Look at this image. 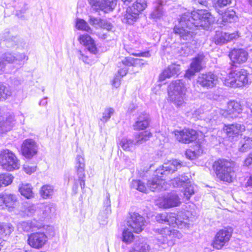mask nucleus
Masks as SVG:
<instances>
[{"label":"nucleus","mask_w":252,"mask_h":252,"mask_svg":"<svg viewBox=\"0 0 252 252\" xmlns=\"http://www.w3.org/2000/svg\"><path fill=\"white\" fill-rule=\"evenodd\" d=\"M215 21L213 15L205 9H198L191 12L187 11L183 14L179 20V24L174 28V32L179 36L183 43L195 41L193 38L195 35L193 30L201 27L203 29L208 28Z\"/></svg>","instance_id":"1"},{"label":"nucleus","mask_w":252,"mask_h":252,"mask_svg":"<svg viewBox=\"0 0 252 252\" xmlns=\"http://www.w3.org/2000/svg\"><path fill=\"white\" fill-rule=\"evenodd\" d=\"M183 166V163L177 159L168 161L156 170V175L148 180L147 186L153 191L166 189L164 187L166 178Z\"/></svg>","instance_id":"2"},{"label":"nucleus","mask_w":252,"mask_h":252,"mask_svg":"<svg viewBox=\"0 0 252 252\" xmlns=\"http://www.w3.org/2000/svg\"><path fill=\"white\" fill-rule=\"evenodd\" d=\"M187 86L186 81L183 79L172 81L168 86L169 97L177 106H181L184 102V98Z\"/></svg>","instance_id":"3"},{"label":"nucleus","mask_w":252,"mask_h":252,"mask_svg":"<svg viewBox=\"0 0 252 252\" xmlns=\"http://www.w3.org/2000/svg\"><path fill=\"white\" fill-rule=\"evenodd\" d=\"M235 162L225 159L215 161L214 167L217 177L221 180L230 182L235 175Z\"/></svg>","instance_id":"4"},{"label":"nucleus","mask_w":252,"mask_h":252,"mask_svg":"<svg viewBox=\"0 0 252 252\" xmlns=\"http://www.w3.org/2000/svg\"><path fill=\"white\" fill-rule=\"evenodd\" d=\"M252 75L244 69L231 72L227 79V83L230 87H241L245 86L252 81Z\"/></svg>","instance_id":"5"},{"label":"nucleus","mask_w":252,"mask_h":252,"mask_svg":"<svg viewBox=\"0 0 252 252\" xmlns=\"http://www.w3.org/2000/svg\"><path fill=\"white\" fill-rule=\"evenodd\" d=\"M0 166L5 170L12 171L20 166L19 160L11 151L5 149L0 153Z\"/></svg>","instance_id":"6"},{"label":"nucleus","mask_w":252,"mask_h":252,"mask_svg":"<svg viewBox=\"0 0 252 252\" xmlns=\"http://www.w3.org/2000/svg\"><path fill=\"white\" fill-rule=\"evenodd\" d=\"M28 60V57L24 53L14 56L9 52L5 53L0 57V72L4 71L6 63H15L18 66L23 64V61Z\"/></svg>","instance_id":"7"},{"label":"nucleus","mask_w":252,"mask_h":252,"mask_svg":"<svg viewBox=\"0 0 252 252\" xmlns=\"http://www.w3.org/2000/svg\"><path fill=\"white\" fill-rule=\"evenodd\" d=\"M231 236L232 232L230 229L225 228L220 230L214 238L212 247L217 250L221 249L228 242Z\"/></svg>","instance_id":"8"},{"label":"nucleus","mask_w":252,"mask_h":252,"mask_svg":"<svg viewBox=\"0 0 252 252\" xmlns=\"http://www.w3.org/2000/svg\"><path fill=\"white\" fill-rule=\"evenodd\" d=\"M197 82L203 88H212L217 84L218 78L216 75L211 72L201 73L198 76Z\"/></svg>","instance_id":"9"},{"label":"nucleus","mask_w":252,"mask_h":252,"mask_svg":"<svg viewBox=\"0 0 252 252\" xmlns=\"http://www.w3.org/2000/svg\"><path fill=\"white\" fill-rule=\"evenodd\" d=\"M223 129L229 140L237 139L242 132L246 129L245 126L241 124L235 123L224 125Z\"/></svg>","instance_id":"10"},{"label":"nucleus","mask_w":252,"mask_h":252,"mask_svg":"<svg viewBox=\"0 0 252 252\" xmlns=\"http://www.w3.org/2000/svg\"><path fill=\"white\" fill-rule=\"evenodd\" d=\"M242 111V106L236 101H230L228 102L226 109H219V113L225 118L236 117L238 114Z\"/></svg>","instance_id":"11"},{"label":"nucleus","mask_w":252,"mask_h":252,"mask_svg":"<svg viewBox=\"0 0 252 252\" xmlns=\"http://www.w3.org/2000/svg\"><path fill=\"white\" fill-rule=\"evenodd\" d=\"M181 203L178 195L174 193L160 198L157 201V204L159 207L165 209L178 206Z\"/></svg>","instance_id":"12"},{"label":"nucleus","mask_w":252,"mask_h":252,"mask_svg":"<svg viewBox=\"0 0 252 252\" xmlns=\"http://www.w3.org/2000/svg\"><path fill=\"white\" fill-rule=\"evenodd\" d=\"M176 139L183 143H189L196 140L197 138V132L192 129H184L182 130L175 131Z\"/></svg>","instance_id":"13"},{"label":"nucleus","mask_w":252,"mask_h":252,"mask_svg":"<svg viewBox=\"0 0 252 252\" xmlns=\"http://www.w3.org/2000/svg\"><path fill=\"white\" fill-rule=\"evenodd\" d=\"M240 37V33L238 31L233 33H228L220 31H217L214 37L215 43L218 45H222L228 42L235 40Z\"/></svg>","instance_id":"14"},{"label":"nucleus","mask_w":252,"mask_h":252,"mask_svg":"<svg viewBox=\"0 0 252 252\" xmlns=\"http://www.w3.org/2000/svg\"><path fill=\"white\" fill-rule=\"evenodd\" d=\"M47 241V237L44 232L33 233L29 236L28 243L35 249L42 248Z\"/></svg>","instance_id":"15"},{"label":"nucleus","mask_w":252,"mask_h":252,"mask_svg":"<svg viewBox=\"0 0 252 252\" xmlns=\"http://www.w3.org/2000/svg\"><path fill=\"white\" fill-rule=\"evenodd\" d=\"M145 223L144 218L139 214L134 213L127 221V225L136 233L141 232L144 228Z\"/></svg>","instance_id":"16"},{"label":"nucleus","mask_w":252,"mask_h":252,"mask_svg":"<svg viewBox=\"0 0 252 252\" xmlns=\"http://www.w3.org/2000/svg\"><path fill=\"white\" fill-rule=\"evenodd\" d=\"M89 3L94 6L95 8H99L105 12H108L115 8L117 4V0H88Z\"/></svg>","instance_id":"17"},{"label":"nucleus","mask_w":252,"mask_h":252,"mask_svg":"<svg viewBox=\"0 0 252 252\" xmlns=\"http://www.w3.org/2000/svg\"><path fill=\"white\" fill-rule=\"evenodd\" d=\"M23 155L26 158H30L37 152V145L32 139H27L24 141L21 148Z\"/></svg>","instance_id":"18"},{"label":"nucleus","mask_w":252,"mask_h":252,"mask_svg":"<svg viewBox=\"0 0 252 252\" xmlns=\"http://www.w3.org/2000/svg\"><path fill=\"white\" fill-rule=\"evenodd\" d=\"M230 59L234 64H241L245 63L248 57V53L244 49H233L229 54Z\"/></svg>","instance_id":"19"},{"label":"nucleus","mask_w":252,"mask_h":252,"mask_svg":"<svg viewBox=\"0 0 252 252\" xmlns=\"http://www.w3.org/2000/svg\"><path fill=\"white\" fill-rule=\"evenodd\" d=\"M15 124V119L11 114H3L0 111V133L10 130Z\"/></svg>","instance_id":"20"},{"label":"nucleus","mask_w":252,"mask_h":252,"mask_svg":"<svg viewBox=\"0 0 252 252\" xmlns=\"http://www.w3.org/2000/svg\"><path fill=\"white\" fill-rule=\"evenodd\" d=\"M75 168L80 182V185L82 189L84 188L85 183L84 178L85 177V163L84 158L81 156H77L76 158Z\"/></svg>","instance_id":"21"},{"label":"nucleus","mask_w":252,"mask_h":252,"mask_svg":"<svg viewBox=\"0 0 252 252\" xmlns=\"http://www.w3.org/2000/svg\"><path fill=\"white\" fill-rule=\"evenodd\" d=\"M180 65L175 63L171 64L165 69L159 76V80L162 81L166 78L177 76L180 72Z\"/></svg>","instance_id":"22"},{"label":"nucleus","mask_w":252,"mask_h":252,"mask_svg":"<svg viewBox=\"0 0 252 252\" xmlns=\"http://www.w3.org/2000/svg\"><path fill=\"white\" fill-rule=\"evenodd\" d=\"M150 118L148 114L141 113L136 118L133 128L135 130H144L149 125Z\"/></svg>","instance_id":"23"},{"label":"nucleus","mask_w":252,"mask_h":252,"mask_svg":"<svg viewBox=\"0 0 252 252\" xmlns=\"http://www.w3.org/2000/svg\"><path fill=\"white\" fill-rule=\"evenodd\" d=\"M41 227L42 225L35 220L22 221L18 225L19 229H21L26 232L35 231L41 228Z\"/></svg>","instance_id":"24"},{"label":"nucleus","mask_w":252,"mask_h":252,"mask_svg":"<svg viewBox=\"0 0 252 252\" xmlns=\"http://www.w3.org/2000/svg\"><path fill=\"white\" fill-rule=\"evenodd\" d=\"M79 40L81 44H83L87 47L88 51L94 54L96 53L97 49L95 43L90 35L88 34L80 35Z\"/></svg>","instance_id":"25"},{"label":"nucleus","mask_w":252,"mask_h":252,"mask_svg":"<svg viewBox=\"0 0 252 252\" xmlns=\"http://www.w3.org/2000/svg\"><path fill=\"white\" fill-rule=\"evenodd\" d=\"M55 208L53 204H43L38 206L37 216L42 219L49 217L52 213H54Z\"/></svg>","instance_id":"26"},{"label":"nucleus","mask_w":252,"mask_h":252,"mask_svg":"<svg viewBox=\"0 0 252 252\" xmlns=\"http://www.w3.org/2000/svg\"><path fill=\"white\" fill-rule=\"evenodd\" d=\"M154 231L157 233V239L161 243L171 240V228L170 227L155 229Z\"/></svg>","instance_id":"27"},{"label":"nucleus","mask_w":252,"mask_h":252,"mask_svg":"<svg viewBox=\"0 0 252 252\" xmlns=\"http://www.w3.org/2000/svg\"><path fill=\"white\" fill-rule=\"evenodd\" d=\"M3 204L9 211H12L16 206L17 198L15 195L10 193H4Z\"/></svg>","instance_id":"28"},{"label":"nucleus","mask_w":252,"mask_h":252,"mask_svg":"<svg viewBox=\"0 0 252 252\" xmlns=\"http://www.w3.org/2000/svg\"><path fill=\"white\" fill-rule=\"evenodd\" d=\"M38 206L33 204L25 203L23 204L19 212V214L22 217H30L35 214L37 215Z\"/></svg>","instance_id":"29"},{"label":"nucleus","mask_w":252,"mask_h":252,"mask_svg":"<svg viewBox=\"0 0 252 252\" xmlns=\"http://www.w3.org/2000/svg\"><path fill=\"white\" fill-rule=\"evenodd\" d=\"M139 14L130 7H128L124 16L123 22L128 24H132L138 18Z\"/></svg>","instance_id":"30"},{"label":"nucleus","mask_w":252,"mask_h":252,"mask_svg":"<svg viewBox=\"0 0 252 252\" xmlns=\"http://www.w3.org/2000/svg\"><path fill=\"white\" fill-rule=\"evenodd\" d=\"M122 63L124 67L131 66H136L139 65L141 67L144 64H146L147 63L144 62L142 59H134L131 57L125 58L122 61Z\"/></svg>","instance_id":"31"},{"label":"nucleus","mask_w":252,"mask_h":252,"mask_svg":"<svg viewBox=\"0 0 252 252\" xmlns=\"http://www.w3.org/2000/svg\"><path fill=\"white\" fill-rule=\"evenodd\" d=\"M164 14L162 4L160 2H157L155 4L153 11L150 14V17L156 20L162 18Z\"/></svg>","instance_id":"32"},{"label":"nucleus","mask_w":252,"mask_h":252,"mask_svg":"<svg viewBox=\"0 0 252 252\" xmlns=\"http://www.w3.org/2000/svg\"><path fill=\"white\" fill-rule=\"evenodd\" d=\"M19 191L22 195L30 199L33 197L32 186L29 184H22L19 187Z\"/></svg>","instance_id":"33"},{"label":"nucleus","mask_w":252,"mask_h":252,"mask_svg":"<svg viewBox=\"0 0 252 252\" xmlns=\"http://www.w3.org/2000/svg\"><path fill=\"white\" fill-rule=\"evenodd\" d=\"M252 148V136H244L240 142L239 151L245 152Z\"/></svg>","instance_id":"34"},{"label":"nucleus","mask_w":252,"mask_h":252,"mask_svg":"<svg viewBox=\"0 0 252 252\" xmlns=\"http://www.w3.org/2000/svg\"><path fill=\"white\" fill-rule=\"evenodd\" d=\"M152 136V133L148 131L140 132L135 136V143L136 145H140L148 141Z\"/></svg>","instance_id":"35"},{"label":"nucleus","mask_w":252,"mask_h":252,"mask_svg":"<svg viewBox=\"0 0 252 252\" xmlns=\"http://www.w3.org/2000/svg\"><path fill=\"white\" fill-rule=\"evenodd\" d=\"M14 230V227L9 223L0 222V238L9 235Z\"/></svg>","instance_id":"36"},{"label":"nucleus","mask_w":252,"mask_h":252,"mask_svg":"<svg viewBox=\"0 0 252 252\" xmlns=\"http://www.w3.org/2000/svg\"><path fill=\"white\" fill-rule=\"evenodd\" d=\"M204 59L203 55H198L192 59L190 67L197 72L200 71L202 68V63Z\"/></svg>","instance_id":"37"},{"label":"nucleus","mask_w":252,"mask_h":252,"mask_svg":"<svg viewBox=\"0 0 252 252\" xmlns=\"http://www.w3.org/2000/svg\"><path fill=\"white\" fill-rule=\"evenodd\" d=\"M119 145L124 151H130L136 144L134 140L124 137L121 140Z\"/></svg>","instance_id":"38"},{"label":"nucleus","mask_w":252,"mask_h":252,"mask_svg":"<svg viewBox=\"0 0 252 252\" xmlns=\"http://www.w3.org/2000/svg\"><path fill=\"white\" fill-rule=\"evenodd\" d=\"M147 6V0H136L130 7L139 15L146 8Z\"/></svg>","instance_id":"39"},{"label":"nucleus","mask_w":252,"mask_h":252,"mask_svg":"<svg viewBox=\"0 0 252 252\" xmlns=\"http://www.w3.org/2000/svg\"><path fill=\"white\" fill-rule=\"evenodd\" d=\"M54 193L53 187L46 185L42 186L40 190V194L41 196L44 199L50 198L52 196Z\"/></svg>","instance_id":"40"},{"label":"nucleus","mask_w":252,"mask_h":252,"mask_svg":"<svg viewBox=\"0 0 252 252\" xmlns=\"http://www.w3.org/2000/svg\"><path fill=\"white\" fill-rule=\"evenodd\" d=\"M189 178L185 175H182L180 177L175 178L171 180V184L175 188L180 187L183 186L185 183H188Z\"/></svg>","instance_id":"41"},{"label":"nucleus","mask_w":252,"mask_h":252,"mask_svg":"<svg viewBox=\"0 0 252 252\" xmlns=\"http://www.w3.org/2000/svg\"><path fill=\"white\" fill-rule=\"evenodd\" d=\"M133 249L137 252H149L150 250L149 245L144 240L137 243Z\"/></svg>","instance_id":"42"},{"label":"nucleus","mask_w":252,"mask_h":252,"mask_svg":"<svg viewBox=\"0 0 252 252\" xmlns=\"http://www.w3.org/2000/svg\"><path fill=\"white\" fill-rule=\"evenodd\" d=\"M11 94L12 91L9 86L0 85V100H5Z\"/></svg>","instance_id":"43"},{"label":"nucleus","mask_w":252,"mask_h":252,"mask_svg":"<svg viewBox=\"0 0 252 252\" xmlns=\"http://www.w3.org/2000/svg\"><path fill=\"white\" fill-rule=\"evenodd\" d=\"M235 12L232 9L228 10L222 15V22L231 23L235 20Z\"/></svg>","instance_id":"44"},{"label":"nucleus","mask_w":252,"mask_h":252,"mask_svg":"<svg viewBox=\"0 0 252 252\" xmlns=\"http://www.w3.org/2000/svg\"><path fill=\"white\" fill-rule=\"evenodd\" d=\"M183 186L185 187L184 195L187 199H189L194 193V187L189 180L188 181V183H185Z\"/></svg>","instance_id":"45"},{"label":"nucleus","mask_w":252,"mask_h":252,"mask_svg":"<svg viewBox=\"0 0 252 252\" xmlns=\"http://www.w3.org/2000/svg\"><path fill=\"white\" fill-rule=\"evenodd\" d=\"M130 186L131 188L143 192H145L147 189L144 184L140 180H133Z\"/></svg>","instance_id":"46"},{"label":"nucleus","mask_w":252,"mask_h":252,"mask_svg":"<svg viewBox=\"0 0 252 252\" xmlns=\"http://www.w3.org/2000/svg\"><path fill=\"white\" fill-rule=\"evenodd\" d=\"M76 25L78 30L85 31L88 32H92V30L88 26V23L83 19H77Z\"/></svg>","instance_id":"47"},{"label":"nucleus","mask_w":252,"mask_h":252,"mask_svg":"<svg viewBox=\"0 0 252 252\" xmlns=\"http://www.w3.org/2000/svg\"><path fill=\"white\" fill-rule=\"evenodd\" d=\"M19 43H21L19 38L17 36H12L6 39L5 44L8 48H12L18 46Z\"/></svg>","instance_id":"48"},{"label":"nucleus","mask_w":252,"mask_h":252,"mask_svg":"<svg viewBox=\"0 0 252 252\" xmlns=\"http://www.w3.org/2000/svg\"><path fill=\"white\" fill-rule=\"evenodd\" d=\"M134 236L133 233L128 230V229H125L123 232L122 241L126 243L129 244L133 240Z\"/></svg>","instance_id":"49"},{"label":"nucleus","mask_w":252,"mask_h":252,"mask_svg":"<svg viewBox=\"0 0 252 252\" xmlns=\"http://www.w3.org/2000/svg\"><path fill=\"white\" fill-rule=\"evenodd\" d=\"M114 113V109L109 107L105 109L102 114V117L100 119V121L103 123H106L111 118V116Z\"/></svg>","instance_id":"50"},{"label":"nucleus","mask_w":252,"mask_h":252,"mask_svg":"<svg viewBox=\"0 0 252 252\" xmlns=\"http://www.w3.org/2000/svg\"><path fill=\"white\" fill-rule=\"evenodd\" d=\"M178 219L176 218V214L175 213L168 214V219L166 222L168 223L170 225H172L174 227L178 224Z\"/></svg>","instance_id":"51"},{"label":"nucleus","mask_w":252,"mask_h":252,"mask_svg":"<svg viewBox=\"0 0 252 252\" xmlns=\"http://www.w3.org/2000/svg\"><path fill=\"white\" fill-rule=\"evenodd\" d=\"M167 219L168 214L166 212L158 214L156 216V220L159 223H163L166 222Z\"/></svg>","instance_id":"52"},{"label":"nucleus","mask_w":252,"mask_h":252,"mask_svg":"<svg viewBox=\"0 0 252 252\" xmlns=\"http://www.w3.org/2000/svg\"><path fill=\"white\" fill-rule=\"evenodd\" d=\"M232 0H217L215 6L217 7H223L230 4Z\"/></svg>","instance_id":"53"},{"label":"nucleus","mask_w":252,"mask_h":252,"mask_svg":"<svg viewBox=\"0 0 252 252\" xmlns=\"http://www.w3.org/2000/svg\"><path fill=\"white\" fill-rule=\"evenodd\" d=\"M103 20H101L100 18H95L91 16H90L89 23L92 25L100 27L101 22Z\"/></svg>","instance_id":"54"},{"label":"nucleus","mask_w":252,"mask_h":252,"mask_svg":"<svg viewBox=\"0 0 252 252\" xmlns=\"http://www.w3.org/2000/svg\"><path fill=\"white\" fill-rule=\"evenodd\" d=\"M111 201L110 199V195L109 193H107L106 199L104 201V207H105V211L106 214H108L111 212L110 209Z\"/></svg>","instance_id":"55"},{"label":"nucleus","mask_w":252,"mask_h":252,"mask_svg":"<svg viewBox=\"0 0 252 252\" xmlns=\"http://www.w3.org/2000/svg\"><path fill=\"white\" fill-rule=\"evenodd\" d=\"M23 169L26 173L31 174L36 170V166L34 165H24Z\"/></svg>","instance_id":"56"},{"label":"nucleus","mask_w":252,"mask_h":252,"mask_svg":"<svg viewBox=\"0 0 252 252\" xmlns=\"http://www.w3.org/2000/svg\"><path fill=\"white\" fill-rule=\"evenodd\" d=\"M100 27L106 29L108 31H111L112 29L113 26L109 22L105 20H103Z\"/></svg>","instance_id":"57"},{"label":"nucleus","mask_w":252,"mask_h":252,"mask_svg":"<svg viewBox=\"0 0 252 252\" xmlns=\"http://www.w3.org/2000/svg\"><path fill=\"white\" fill-rule=\"evenodd\" d=\"M182 234L178 230L171 229V241H172L174 238H177L180 239L182 238Z\"/></svg>","instance_id":"58"},{"label":"nucleus","mask_w":252,"mask_h":252,"mask_svg":"<svg viewBox=\"0 0 252 252\" xmlns=\"http://www.w3.org/2000/svg\"><path fill=\"white\" fill-rule=\"evenodd\" d=\"M78 58L80 60H82L85 63L88 64L89 63V62L88 56L85 55L81 51H78Z\"/></svg>","instance_id":"59"},{"label":"nucleus","mask_w":252,"mask_h":252,"mask_svg":"<svg viewBox=\"0 0 252 252\" xmlns=\"http://www.w3.org/2000/svg\"><path fill=\"white\" fill-rule=\"evenodd\" d=\"M244 165L252 166V153H250L244 161Z\"/></svg>","instance_id":"60"},{"label":"nucleus","mask_w":252,"mask_h":252,"mask_svg":"<svg viewBox=\"0 0 252 252\" xmlns=\"http://www.w3.org/2000/svg\"><path fill=\"white\" fill-rule=\"evenodd\" d=\"M196 72H197V71L196 70H195L194 69H193V68H191L190 67V68L187 70L186 74L185 75V76L186 77L189 78L191 77L194 75V74Z\"/></svg>","instance_id":"61"},{"label":"nucleus","mask_w":252,"mask_h":252,"mask_svg":"<svg viewBox=\"0 0 252 252\" xmlns=\"http://www.w3.org/2000/svg\"><path fill=\"white\" fill-rule=\"evenodd\" d=\"M128 53L131 55L135 56H141V57H147V58H149L151 56V55H150L149 52H142V53H138V54L131 53L130 52H128Z\"/></svg>","instance_id":"62"},{"label":"nucleus","mask_w":252,"mask_h":252,"mask_svg":"<svg viewBox=\"0 0 252 252\" xmlns=\"http://www.w3.org/2000/svg\"><path fill=\"white\" fill-rule=\"evenodd\" d=\"M27 5L25 3L23 4V7L19 10H17L16 12V14L17 16L20 17L21 14L22 13H24L28 9Z\"/></svg>","instance_id":"63"},{"label":"nucleus","mask_w":252,"mask_h":252,"mask_svg":"<svg viewBox=\"0 0 252 252\" xmlns=\"http://www.w3.org/2000/svg\"><path fill=\"white\" fill-rule=\"evenodd\" d=\"M186 155L187 157L190 159H192L195 157V152L190 150H187Z\"/></svg>","instance_id":"64"}]
</instances>
